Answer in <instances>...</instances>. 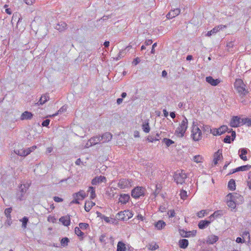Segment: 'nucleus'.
<instances>
[{
	"mask_svg": "<svg viewBox=\"0 0 251 251\" xmlns=\"http://www.w3.org/2000/svg\"><path fill=\"white\" fill-rule=\"evenodd\" d=\"M129 199V195L125 194H121L119 198V202L122 204H126L128 201Z\"/></svg>",
	"mask_w": 251,
	"mask_h": 251,
	"instance_id": "a211bd4d",
	"label": "nucleus"
},
{
	"mask_svg": "<svg viewBox=\"0 0 251 251\" xmlns=\"http://www.w3.org/2000/svg\"><path fill=\"white\" fill-rule=\"evenodd\" d=\"M30 186V184L28 183H26L23 184H21L20 186L19 187L20 189V196H18V199L20 200H22L25 194L26 191L29 188Z\"/></svg>",
	"mask_w": 251,
	"mask_h": 251,
	"instance_id": "1a4fd4ad",
	"label": "nucleus"
},
{
	"mask_svg": "<svg viewBox=\"0 0 251 251\" xmlns=\"http://www.w3.org/2000/svg\"><path fill=\"white\" fill-rule=\"evenodd\" d=\"M203 157L201 155H195L193 156L192 159V161L197 163L203 162Z\"/></svg>",
	"mask_w": 251,
	"mask_h": 251,
	"instance_id": "7c9ffc66",
	"label": "nucleus"
},
{
	"mask_svg": "<svg viewBox=\"0 0 251 251\" xmlns=\"http://www.w3.org/2000/svg\"><path fill=\"white\" fill-rule=\"evenodd\" d=\"M219 239V238L217 236L214 235H209L207 238L206 242L207 243L210 244H213L215 242H216Z\"/></svg>",
	"mask_w": 251,
	"mask_h": 251,
	"instance_id": "5701e85b",
	"label": "nucleus"
},
{
	"mask_svg": "<svg viewBox=\"0 0 251 251\" xmlns=\"http://www.w3.org/2000/svg\"><path fill=\"white\" fill-rule=\"evenodd\" d=\"M158 246L156 244H154V245H150V249L152 250V251H154V250H156L158 248Z\"/></svg>",
	"mask_w": 251,
	"mask_h": 251,
	"instance_id": "0e129e2a",
	"label": "nucleus"
},
{
	"mask_svg": "<svg viewBox=\"0 0 251 251\" xmlns=\"http://www.w3.org/2000/svg\"><path fill=\"white\" fill-rule=\"evenodd\" d=\"M95 205V203L92 201H86L85 203L84 209L86 211L89 212Z\"/></svg>",
	"mask_w": 251,
	"mask_h": 251,
	"instance_id": "a878e982",
	"label": "nucleus"
},
{
	"mask_svg": "<svg viewBox=\"0 0 251 251\" xmlns=\"http://www.w3.org/2000/svg\"><path fill=\"white\" fill-rule=\"evenodd\" d=\"M49 100V96L48 94H44L41 96L39 100L37 102L38 104H43Z\"/></svg>",
	"mask_w": 251,
	"mask_h": 251,
	"instance_id": "393cba45",
	"label": "nucleus"
},
{
	"mask_svg": "<svg viewBox=\"0 0 251 251\" xmlns=\"http://www.w3.org/2000/svg\"><path fill=\"white\" fill-rule=\"evenodd\" d=\"M14 151L15 154L22 157H25L28 155L26 149H16Z\"/></svg>",
	"mask_w": 251,
	"mask_h": 251,
	"instance_id": "2eb2a0df",
	"label": "nucleus"
},
{
	"mask_svg": "<svg viewBox=\"0 0 251 251\" xmlns=\"http://www.w3.org/2000/svg\"><path fill=\"white\" fill-rule=\"evenodd\" d=\"M231 137L232 138H231V136L229 135H227L224 139V142L226 143H230L231 140L233 141L236 137V133L234 131H231Z\"/></svg>",
	"mask_w": 251,
	"mask_h": 251,
	"instance_id": "4be33fe9",
	"label": "nucleus"
},
{
	"mask_svg": "<svg viewBox=\"0 0 251 251\" xmlns=\"http://www.w3.org/2000/svg\"><path fill=\"white\" fill-rule=\"evenodd\" d=\"M35 0H24L25 3L27 5H32L34 2Z\"/></svg>",
	"mask_w": 251,
	"mask_h": 251,
	"instance_id": "680f3d73",
	"label": "nucleus"
},
{
	"mask_svg": "<svg viewBox=\"0 0 251 251\" xmlns=\"http://www.w3.org/2000/svg\"><path fill=\"white\" fill-rule=\"evenodd\" d=\"M228 187L230 190H234L236 189L235 181L234 179H231L228 183Z\"/></svg>",
	"mask_w": 251,
	"mask_h": 251,
	"instance_id": "f704fd0d",
	"label": "nucleus"
},
{
	"mask_svg": "<svg viewBox=\"0 0 251 251\" xmlns=\"http://www.w3.org/2000/svg\"><path fill=\"white\" fill-rule=\"evenodd\" d=\"M50 122V120H49V119H47V120H46L42 122V125L43 126H48V125H49Z\"/></svg>",
	"mask_w": 251,
	"mask_h": 251,
	"instance_id": "13d9d810",
	"label": "nucleus"
},
{
	"mask_svg": "<svg viewBox=\"0 0 251 251\" xmlns=\"http://www.w3.org/2000/svg\"><path fill=\"white\" fill-rule=\"evenodd\" d=\"M67 106L66 105H63L62 106L58 111V112L61 114L63 112H66L67 111Z\"/></svg>",
	"mask_w": 251,
	"mask_h": 251,
	"instance_id": "4d7b16f0",
	"label": "nucleus"
},
{
	"mask_svg": "<svg viewBox=\"0 0 251 251\" xmlns=\"http://www.w3.org/2000/svg\"><path fill=\"white\" fill-rule=\"evenodd\" d=\"M93 146V145L91 142H90L89 140L87 141V142L85 144L84 146V148H89Z\"/></svg>",
	"mask_w": 251,
	"mask_h": 251,
	"instance_id": "052dcab7",
	"label": "nucleus"
},
{
	"mask_svg": "<svg viewBox=\"0 0 251 251\" xmlns=\"http://www.w3.org/2000/svg\"><path fill=\"white\" fill-rule=\"evenodd\" d=\"M248 153V149L246 148H242L239 150L238 154L240 158L243 161H247L248 158L246 155Z\"/></svg>",
	"mask_w": 251,
	"mask_h": 251,
	"instance_id": "ddd939ff",
	"label": "nucleus"
},
{
	"mask_svg": "<svg viewBox=\"0 0 251 251\" xmlns=\"http://www.w3.org/2000/svg\"><path fill=\"white\" fill-rule=\"evenodd\" d=\"M188 245V241L187 239H181L179 241V247L182 249H185Z\"/></svg>",
	"mask_w": 251,
	"mask_h": 251,
	"instance_id": "2f4dec72",
	"label": "nucleus"
},
{
	"mask_svg": "<svg viewBox=\"0 0 251 251\" xmlns=\"http://www.w3.org/2000/svg\"><path fill=\"white\" fill-rule=\"evenodd\" d=\"M205 213V210H202L199 212H198L197 214V215L199 218H202L204 216V214Z\"/></svg>",
	"mask_w": 251,
	"mask_h": 251,
	"instance_id": "5fc2aeb1",
	"label": "nucleus"
},
{
	"mask_svg": "<svg viewBox=\"0 0 251 251\" xmlns=\"http://www.w3.org/2000/svg\"><path fill=\"white\" fill-rule=\"evenodd\" d=\"M243 200V197L237 193L229 194L226 196L227 205L231 208L234 209L236 204L241 203Z\"/></svg>",
	"mask_w": 251,
	"mask_h": 251,
	"instance_id": "f03ea898",
	"label": "nucleus"
},
{
	"mask_svg": "<svg viewBox=\"0 0 251 251\" xmlns=\"http://www.w3.org/2000/svg\"><path fill=\"white\" fill-rule=\"evenodd\" d=\"M168 214L169 218L174 217L176 215V213L174 210H170L168 211Z\"/></svg>",
	"mask_w": 251,
	"mask_h": 251,
	"instance_id": "603ef678",
	"label": "nucleus"
},
{
	"mask_svg": "<svg viewBox=\"0 0 251 251\" xmlns=\"http://www.w3.org/2000/svg\"><path fill=\"white\" fill-rule=\"evenodd\" d=\"M166 226V223L162 220H159L155 224V227L158 230H161Z\"/></svg>",
	"mask_w": 251,
	"mask_h": 251,
	"instance_id": "bb28decb",
	"label": "nucleus"
},
{
	"mask_svg": "<svg viewBox=\"0 0 251 251\" xmlns=\"http://www.w3.org/2000/svg\"><path fill=\"white\" fill-rule=\"evenodd\" d=\"M222 157V153L220 152V151L219 150L214 154V163L215 165H216L218 163V161L221 159Z\"/></svg>",
	"mask_w": 251,
	"mask_h": 251,
	"instance_id": "c756f323",
	"label": "nucleus"
},
{
	"mask_svg": "<svg viewBox=\"0 0 251 251\" xmlns=\"http://www.w3.org/2000/svg\"><path fill=\"white\" fill-rule=\"evenodd\" d=\"M12 211V209L11 207L6 208L4 211V214L6 217L8 219H11V213Z\"/></svg>",
	"mask_w": 251,
	"mask_h": 251,
	"instance_id": "37998d69",
	"label": "nucleus"
},
{
	"mask_svg": "<svg viewBox=\"0 0 251 251\" xmlns=\"http://www.w3.org/2000/svg\"><path fill=\"white\" fill-rule=\"evenodd\" d=\"M187 177V176L186 174L182 170L180 172H176L174 176L175 181L177 184H183L185 182Z\"/></svg>",
	"mask_w": 251,
	"mask_h": 251,
	"instance_id": "423d86ee",
	"label": "nucleus"
},
{
	"mask_svg": "<svg viewBox=\"0 0 251 251\" xmlns=\"http://www.w3.org/2000/svg\"><path fill=\"white\" fill-rule=\"evenodd\" d=\"M212 214L213 216L216 218L219 216H221L222 215V211L221 210H217L215 211Z\"/></svg>",
	"mask_w": 251,
	"mask_h": 251,
	"instance_id": "3c124183",
	"label": "nucleus"
},
{
	"mask_svg": "<svg viewBox=\"0 0 251 251\" xmlns=\"http://www.w3.org/2000/svg\"><path fill=\"white\" fill-rule=\"evenodd\" d=\"M88 191L90 193V198L91 199H94L95 198L96 195L95 194V188L92 186L89 187Z\"/></svg>",
	"mask_w": 251,
	"mask_h": 251,
	"instance_id": "58836bf2",
	"label": "nucleus"
},
{
	"mask_svg": "<svg viewBox=\"0 0 251 251\" xmlns=\"http://www.w3.org/2000/svg\"><path fill=\"white\" fill-rule=\"evenodd\" d=\"M210 133L212 134L214 136L219 135L218 128H214L210 129Z\"/></svg>",
	"mask_w": 251,
	"mask_h": 251,
	"instance_id": "8fccbe9b",
	"label": "nucleus"
},
{
	"mask_svg": "<svg viewBox=\"0 0 251 251\" xmlns=\"http://www.w3.org/2000/svg\"><path fill=\"white\" fill-rule=\"evenodd\" d=\"M160 139V133H156L155 135H150L147 138V140L149 142H153L154 141H159Z\"/></svg>",
	"mask_w": 251,
	"mask_h": 251,
	"instance_id": "412c9836",
	"label": "nucleus"
},
{
	"mask_svg": "<svg viewBox=\"0 0 251 251\" xmlns=\"http://www.w3.org/2000/svg\"><path fill=\"white\" fill-rule=\"evenodd\" d=\"M242 119L238 116H233L230 122V126L233 127H237L242 126Z\"/></svg>",
	"mask_w": 251,
	"mask_h": 251,
	"instance_id": "9d476101",
	"label": "nucleus"
},
{
	"mask_svg": "<svg viewBox=\"0 0 251 251\" xmlns=\"http://www.w3.org/2000/svg\"><path fill=\"white\" fill-rule=\"evenodd\" d=\"M63 225L68 226L70 225V217L69 216H63L59 219Z\"/></svg>",
	"mask_w": 251,
	"mask_h": 251,
	"instance_id": "aec40b11",
	"label": "nucleus"
},
{
	"mask_svg": "<svg viewBox=\"0 0 251 251\" xmlns=\"http://www.w3.org/2000/svg\"><path fill=\"white\" fill-rule=\"evenodd\" d=\"M234 87L239 96L241 98V101L243 102L244 97L249 93L246 84L241 79H236L234 84Z\"/></svg>",
	"mask_w": 251,
	"mask_h": 251,
	"instance_id": "f257e3e1",
	"label": "nucleus"
},
{
	"mask_svg": "<svg viewBox=\"0 0 251 251\" xmlns=\"http://www.w3.org/2000/svg\"><path fill=\"white\" fill-rule=\"evenodd\" d=\"M133 215L132 211L127 210L119 212L116 216V218L119 220L127 221L132 218Z\"/></svg>",
	"mask_w": 251,
	"mask_h": 251,
	"instance_id": "39448f33",
	"label": "nucleus"
},
{
	"mask_svg": "<svg viewBox=\"0 0 251 251\" xmlns=\"http://www.w3.org/2000/svg\"><path fill=\"white\" fill-rule=\"evenodd\" d=\"M69 241V239L68 238H63L61 240V245L63 247H66L67 246H68Z\"/></svg>",
	"mask_w": 251,
	"mask_h": 251,
	"instance_id": "a19ab883",
	"label": "nucleus"
},
{
	"mask_svg": "<svg viewBox=\"0 0 251 251\" xmlns=\"http://www.w3.org/2000/svg\"><path fill=\"white\" fill-rule=\"evenodd\" d=\"M89 141L92 143L93 146H94L100 143V136H96L91 138Z\"/></svg>",
	"mask_w": 251,
	"mask_h": 251,
	"instance_id": "cd10ccee",
	"label": "nucleus"
},
{
	"mask_svg": "<svg viewBox=\"0 0 251 251\" xmlns=\"http://www.w3.org/2000/svg\"><path fill=\"white\" fill-rule=\"evenodd\" d=\"M188 128V120L185 117L181 121L179 126L176 130V134L177 136L182 137L184 135L187 129Z\"/></svg>",
	"mask_w": 251,
	"mask_h": 251,
	"instance_id": "7ed1b4c3",
	"label": "nucleus"
},
{
	"mask_svg": "<svg viewBox=\"0 0 251 251\" xmlns=\"http://www.w3.org/2000/svg\"><path fill=\"white\" fill-rule=\"evenodd\" d=\"M246 236H248V238H250V234L248 231H245L243 233L242 237L244 238Z\"/></svg>",
	"mask_w": 251,
	"mask_h": 251,
	"instance_id": "774afa93",
	"label": "nucleus"
},
{
	"mask_svg": "<svg viewBox=\"0 0 251 251\" xmlns=\"http://www.w3.org/2000/svg\"><path fill=\"white\" fill-rule=\"evenodd\" d=\"M186 233L187 234H185L184 235V237H189L191 236H194L196 235V231H194L193 230L192 231H188V232L186 231Z\"/></svg>",
	"mask_w": 251,
	"mask_h": 251,
	"instance_id": "09e8293b",
	"label": "nucleus"
},
{
	"mask_svg": "<svg viewBox=\"0 0 251 251\" xmlns=\"http://www.w3.org/2000/svg\"><path fill=\"white\" fill-rule=\"evenodd\" d=\"M228 127L226 126L223 125L218 128L219 135H220L226 131H227Z\"/></svg>",
	"mask_w": 251,
	"mask_h": 251,
	"instance_id": "c9c22d12",
	"label": "nucleus"
},
{
	"mask_svg": "<svg viewBox=\"0 0 251 251\" xmlns=\"http://www.w3.org/2000/svg\"><path fill=\"white\" fill-rule=\"evenodd\" d=\"M247 183L249 188L251 190V171L249 173Z\"/></svg>",
	"mask_w": 251,
	"mask_h": 251,
	"instance_id": "a18cd8bd",
	"label": "nucleus"
},
{
	"mask_svg": "<svg viewBox=\"0 0 251 251\" xmlns=\"http://www.w3.org/2000/svg\"><path fill=\"white\" fill-rule=\"evenodd\" d=\"M67 26V25L64 22H59L55 26V28L60 32L64 31Z\"/></svg>",
	"mask_w": 251,
	"mask_h": 251,
	"instance_id": "dca6fc26",
	"label": "nucleus"
},
{
	"mask_svg": "<svg viewBox=\"0 0 251 251\" xmlns=\"http://www.w3.org/2000/svg\"><path fill=\"white\" fill-rule=\"evenodd\" d=\"M106 181V178L104 176H100L98 177H96L94 178H93L92 180V184L93 185H97L100 182H105Z\"/></svg>",
	"mask_w": 251,
	"mask_h": 251,
	"instance_id": "4468645a",
	"label": "nucleus"
},
{
	"mask_svg": "<svg viewBox=\"0 0 251 251\" xmlns=\"http://www.w3.org/2000/svg\"><path fill=\"white\" fill-rule=\"evenodd\" d=\"M157 46V43H154L152 46V49H151V53L152 54H154L155 53V48Z\"/></svg>",
	"mask_w": 251,
	"mask_h": 251,
	"instance_id": "69168bd1",
	"label": "nucleus"
},
{
	"mask_svg": "<svg viewBox=\"0 0 251 251\" xmlns=\"http://www.w3.org/2000/svg\"><path fill=\"white\" fill-rule=\"evenodd\" d=\"M101 218L106 223H110V220L109 217L102 215Z\"/></svg>",
	"mask_w": 251,
	"mask_h": 251,
	"instance_id": "e2e57ef3",
	"label": "nucleus"
},
{
	"mask_svg": "<svg viewBox=\"0 0 251 251\" xmlns=\"http://www.w3.org/2000/svg\"><path fill=\"white\" fill-rule=\"evenodd\" d=\"M36 148H37V147L36 146H33L32 147H31L30 148H26V150L28 152V154H29L31 152L34 151Z\"/></svg>",
	"mask_w": 251,
	"mask_h": 251,
	"instance_id": "864d4df0",
	"label": "nucleus"
},
{
	"mask_svg": "<svg viewBox=\"0 0 251 251\" xmlns=\"http://www.w3.org/2000/svg\"><path fill=\"white\" fill-rule=\"evenodd\" d=\"M162 142L164 143L166 146L168 147L170 146L172 144H174V142L173 140L166 138H164L163 139Z\"/></svg>",
	"mask_w": 251,
	"mask_h": 251,
	"instance_id": "ea45409f",
	"label": "nucleus"
},
{
	"mask_svg": "<svg viewBox=\"0 0 251 251\" xmlns=\"http://www.w3.org/2000/svg\"><path fill=\"white\" fill-rule=\"evenodd\" d=\"M143 130L146 133H149L150 131V127L148 121L145 122L142 124Z\"/></svg>",
	"mask_w": 251,
	"mask_h": 251,
	"instance_id": "473e14b6",
	"label": "nucleus"
},
{
	"mask_svg": "<svg viewBox=\"0 0 251 251\" xmlns=\"http://www.w3.org/2000/svg\"><path fill=\"white\" fill-rule=\"evenodd\" d=\"M210 224V221L207 220H201L200 221L198 224V226L199 228L202 229L207 227Z\"/></svg>",
	"mask_w": 251,
	"mask_h": 251,
	"instance_id": "b1692460",
	"label": "nucleus"
},
{
	"mask_svg": "<svg viewBox=\"0 0 251 251\" xmlns=\"http://www.w3.org/2000/svg\"><path fill=\"white\" fill-rule=\"evenodd\" d=\"M112 138V135L110 132H106L100 137V142L105 143L110 141Z\"/></svg>",
	"mask_w": 251,
	"mask_h": 251,
	"instance_id": "9b49d317",
	"label": "nucleus"
},
{
	"mask_svg": "<svg viewBox=\"0 0 251 251\" xmlns=\"http://www.w3.org/2000/svg\"><path fill=\"white\" fill-rule=\"evenodd\" d=\"M126 245L122 241H119L117 244V251H126Z\"/></svg>",
	"mask_w": 251,
	"mask_h": 251,
	"instance_id": "c85d7f7f",
	"label": "nucleus"
},
{
	"mask_svg": "<svg viewBox=\"0 0 251 251\" xmlns=\"http://www.w3.org/2000/svg\"><path fill=\"white\" fill-rule=\"evenodd\" d=\"M226 25H220L217 26L215 27L210 31H208L207 33V36H210L213 34L217 33L220 30L222 29L223 28H226Z\"/></svg>",
	"mask_w": 251,
	"mask_h": 251,
	"instance_id": "f3484780",
	"label": "nucleus"
},
{
	"mask_svg": "<svg viewBox=\"0 0 251 251\" xmlns=\"http://www.w3.org/2000/svg\"><path fill=\"white\" fill-rule=\"evenodd\" d=\"M250 169H251V165H246L236 168V171H238V172L247 171L249 170Z\"/></svg>",
	"mask_w": 251,
	"mask_h": 251,
	"instance_id": "72a5a7b5",
	"label": "nucleus"
},
{
	"mask_svg": "<svg viewBox=\"0 0 251 251\" xmlns=\"http://www.w3.org/2000/svg\"><path fill=\"white\" fill-rule=\"evenodd\" d=\"M75 195L76 198H78V197H80L81 199H83L86 197V194L85 192L83 191H80L78 193H76L75 194Z\"/></svg>",
	"mask_w": 251,
	"mask_h": 251,
	"instance_id": "c03bdc74",
	"label": "nucleus"
},
{
	"mask_svg": "<svg viewBox=\"0 0 251 251\" xmlns=\"http://www.w3.org/2000/svg\"><path fill=\"white\" fill-rule=\"evenodd\" d=\"M180 196L181 199L185 200L187 197V192L185 190H182L180 191Z\"/></svg>",
	"mask_w": 251,
	"mask_h": 251,
	"instance_id": "de8ad7c7",
	"label": "nucleus"
},
{
	"mask_svg": "<svg viewBox=\"0 0 251 251\" xmlns=\"http://www.w3.org/2000/svg\"><path fill=\"white\" fill-rule=\"evenodd\" d=\"M88 227H89V225L88 224L83 223H81L79 224V227L82 230L86 229Z\"/></svg>",
	"mask_w": 251,
	"mask_h": 251,
	"instance_id": "49530a36",
	"label": "nucleus"
},
{
	"mask_svg": "<svg viewBox=\"0 0 251 251\" xmlns=\"http://www.w3.org/2000/svg\"><path fill=\"white\" fill-rule=\"evenodd\" d=\"M242 125H246L248 126H251V119L246 118L242 119Z\"/></svg>",
	"mask_w": 251,
	"mask_h": 251,
	"instance_id": "e433bc0d",
	"label": "nucleus"
},
{
	"mask_svg": "<svg viewBox=\"0 0 251 251\" xmlns=\"http://www.w3.org/2000/svg\"><path fill=\"white\" fill-rule=\"evenodd\" d=\"M191 137L195 141H198L201 139L202 132L197 125H193L192 126Z\"/></svg>",
	"mask_w": 251,
	"mask_h": 251,
	"instance_id": "20e7f679",
	"label": "nucleus"
},
{
	"mask_svg": "<svg viewBox=\"0 0 251 251\" xmlns=\"http://www.w3.org/2000/svg\"><path fill=\"white\" fill-rule=\"evenodd\" d=\"M53 200L57 202H62L63 201V200L62 198L57 196H55L53 197Z\"/></svg>",
	"mask_w": 251,
	"mask_h": 251,
	"instance_id": "bf43d9fd",
	"label": "nucleus"
},
{
	"mask_svg": "<svg viewBox=\"0 0 251 251\" xmlns=\"http://www.w3.org/2000/svg\"><path fill=\"white\" fill-rule=\"evenodd\" d=\"M180 14V9L178 8H176L174 9V10H172L170 11L166 16H178V15Z\"/></svg>",
	"mask_w": 251,
	"mask_h": 251,
	"instance_id": "4c0bfd02",
	"label": "nucleus"
},
{
	"mask_svg": "<svg viewBox=\"0 0 251 251\" xmlns=\"http://www.w3.org/2000/svg\"><path fill=\"white\" fill-rule=\"evenodd\" d=\"M28 222V219L25 217L22 219V226L24 227H26V224Z\"/></svg>",
	"mask_w": 251,
	"mask_h": 251,
	"instance_id": "6e6d98bb",
	"label": "nucleus"
},
{
	"mask_svg": "<svg viewBox=\"0 0 251 251\" xmlns=\"http://www.w3.org/2000/svg\"><path fill=\"white\" fill-rule=\"evenodd\" d=\"M132 181L126 178L120 179L118 183V187L120 189L129 188L131 187Z\"/></svg>",
	"mask_w": 251,
	"mask_h": 251,
	"instance_id": "6e6552de",
	"label": "nucleus"
},
{
	"mask_svg": "<svg viewBox=\"0 0 251 251\" xmlns=\"http://www.w3.org/2000/svg\"><path fill=\"white\" fill-rule=\"evenodd\" d=\"M33 117V114L27 111L23 112L20 117V119L22 121L25 120H30Z\"/></svg>",
	"mask_w": 251,
	"mask_h": 251,
	"instance_id": "6ab92c4d",
	"label": "nucleus"
},
{
	"mask_svg": "<svg viewBox=\"0 0 251 251\" xmlns=\"http://www.w3.org/2000/svg\"><path fill=\"white\" fill-rule=\"evenodd\" d=\"M233 46L234 45L232 42H229L226 44V47L228 49L232 48Z\"/></svg>",
	"mask_w": 251,
	"mask_h": 251,
	"instance_id": "338daca9",
	"label": "nucleus"
},
{
	"mask_svg": "<svg viewBox=\"0 0 251 251\" xmlns=\"http://www.w3.org/2000/svg\"><path fill=\"white\" fill-rule=\"evenodd\" d=\"M75 233L79 237H83L84 233L81 231L80 228L79 227H75Z\"/></svg>",
	"mask_w": 251,
	"mask_h": 251,
	"instance_id": "79ce46f5",
	"label": "nucleus"
},
{
	"mask_svg": "<svg viewBox=\"0 0 251 251\" xmlns=\"http://www.w3.org/2000/svg\"><path fill=\"white\" fill-rule=\"evenodd\" d=\"M145 188L142 187L137 186L131 191V196L135 199L139 198L144 196Z\"/></svg>",
	"mask_w": 251,
	"mask_h": 251,
	"instance_id": "0eeeda50",
	"label": "nucleus"
},
{
	"mask_svg": "<svg viewBox=\"0 0 251 251\" xmlns=\"http://www.w3.org/2000/svg\"><path fill=\"white\" fill-rule=\"evenodd\" d=\"M206 81L212 86H217L221 82L219 79H214L212 76H207L206 77Z\"/></svg>",
	"mask_w": 251,
	"mask_h": 251,
	"instance_id": "f8f14e48",
	"label": "nucleus"
}]
</instances>
